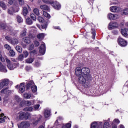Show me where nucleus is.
Segmentation results:
<instances>
[{
    "label": "nucleus",
    "instance_id": "nucleus-1",
    "mask_svg": "<svg viewBox=\"0 0 128 128\" xmlns=\"http://www.w3.org/2000/svg\"><path fill=\"white\" fill-rule=\"evenodd\" d=\"M90 69L87 68H82V75L79 77V82L84 84L86 82L92 80V76L90 74Z\"/></svg>",
    "mask_w": 128,
    "mask_h": 128
},
{
    "label": "nucleus",
    "instance_id": "nucleus-2",
    "mask_svg": "<svg viewBox=\"0 0 128 128\" xmlns=\"http://www.w3.org/2000/svg\"><path fill=\"white\" fill-rule=\"evenodd\" d=\"M30 118V114L28 112H20L16 114V120H26Z\"/></svg>",
    "mask_w": 128,
    "mask_h": 128
},
{
    "label": "nucleus",
    "instance_id": "nucleus-3",
    "mask_svg": "<svg viewBox=\"0 0 128 128\" xmlns=\"http://www.w3.org/2000/svg\"><path fill=\"white\" fill-rule=\"evenodd\" d=\"M8 34H9L5 37V38L7 40H8L10 44H18V39L14 38L12 40L13 36H16V32H12Z\"/></svg>",
    "mask_w": 128,
    "mask_h": 128
},
{
    "label": "nucleus",
    "instance_id": "nucleus-4",
    "mask_svg": "<svg viewBox=\"0 0 128 128\" xmlns=\"http://www.w3.org/2000/svg\"><path fill=\"white\" fill-rule=\"evenodd\" d=\"M108 122H104V126L102 127V122H94L91 124V128H108Z\"/></svg>",
    "mask_w": 128,
    "mask_h": 128
},
{
    "label": "nucleus",
    "instance_id": "nucleus-5",
    "mask_svg": "<svg viewBox=\"0 0 128 128\" xmlns=\"http://www.w3.org/2000/svg\"><path fill=\"white\" fill-rule=\"evenodd\" d=\"M18 128H28L30 126V122L23 121L20 124H18Z\"/></svg>",
    "mask_w": 128,
    "mask_h": 128
},
{
    "label": "nucleus",
    "instance_id": "nucleus-6",
    "mask_svg": "<svg viewBox=\"0 0 128 128\" xmlns=\"http://www.w3.org/2000/svg\"><path fill=\"white\" fill-rule=\"evenodd\" d=\"M118 28V24L116 22H110L108 26V28L110 30Z\"/></svg>",
    "mask_w": 128,
    "mask_h": 128
},
{
    "label": "nucleus",
    "instance_id": "nucleus-7",
    "mask_svg": "<svg viewBox=\"0 0 128 128\" xmlns=\"http://www.w3.org/2000/svg\"><path fill=\"white\" fill-rule=\"evenodd\" d=\"M20 10L18 6H14V8L8 9V14H13L14 12H18Z\"/></svg>",
    "mask_w": 128,
    "mask_h": 128
},
{
    "label": "nucleus",
    "instance_id": "nucleus-8",
    "mask_svg": "<svg viewBox=\"0 0 128 128\" xmlns=\"http://www.w3.org/2000/svg\"><path fill=\"white\" fill-rule=\"evenodd\" d=\"M118 44L120 46H128V42L121 38H118Z\"/></svg>",
    "mask_w": 128,
    "mask_h": 128
},
{
    "label": "nucleus",
    "instance_id": "nucleus-9",
    "mask_svg": "<svg viewBox=\"0 0 128 128\" xmlns=\"http://www.w3.org/2000/svg\"><path fill=\"white\" fill-rule=\"evenodd\" d=\"M39 52L41 56H44L46 53V44L43 43L41 44L39 48Z\"/></svg>",
    "mask_w": 128,
    "mask_h": 128
},
{
    "label": "nucleus",
    "instance_id": "nucleus-10",
    "mask_svg": "<svg viewBox=\"0 0 128 128\" xmlns=\"http://www.w3.org/2000/svg\"><path fill=\"white\" fill-rule=\"evenodd\" d=\"M20 66L18 63H12L7 64L8 68L10 70H13L14 68H16L17 66Z\"/></svg>",
    "mask_w": 128,
    "mask_h": 128
},
{
    "label": "nucleus",
    "instance_id": "nucleus-11",
    "mask_svg": "<svg viewBox=\"0 0 128 128\" xmlns=\"http://www.w3.org/2000/svg\"><path fill=\"white\" fill-rule=\"evenodd\" d=\"M75 74L77 76H82V68L80 67H77L75 70Z\"/></svg>",
    "mask_w": 128,
    "mask_h": 128
},
{
    "label": "nucleus",
    "instance_id": "nucleus-12",
    "mask_svg": "<svg viewBox=\"0 0 128 128\" xmlns=\"http://www.w3.org/2000/svg\"><path fill=\"white\" fill-rule=\"evenodd\" d=\"M8 84V80L4 79L0 83V90H2L4 86H6Z\"/></svg>",
    "mask_w": 128,
    "mask_h": 128
},
{
    "label": "nucleus",
    "instance_id": "nucleus-13",
    "mask_svg": "<svg viewBox=\"0 0 128 128\" xmlns=\"http://www.w3.org/2000/svg\"><path fill=\"white\" fill-rule=\"evenodd\" d=\"M34 81L32 80H31L28 82V83L26 85V90H28L30 88L32 89V88L34 86Z\"/></svg>",
    "mask_w": 128,
    "mask_h": 128
},
{
    "label": "nucleus",
    "instance_id": "nucleus-14",
    "mask_svg": "<svg viewBox=\"0 0 128 128\" xmlns=\"http://www.w3.org/2000/svg\"><path fill=\"white\" fill-rule=\"evenodd\" d=\"M119 16L118 14H114L111 13H110L108 14V18L109 20H117V18H118Z\"/></svg>",
    "mask_w": 128,
    "mask_h": 128
},
{
    "label": "nucleus",
    "instance_id": "nucleus-15",
    "mask_svg": "<svg viewBox=\"0 0 128 128\" xmlns=\"http://www.w3.org/2000/svg\"><path fill=\"white\" fill-rule=\"evenodd\" d=\"M1 94H5L6 96L11 94L12 91L10 90H8L7 88H4L1 90Z\"/></svg>",
    "mask_w": 128,
    "mask_h": 128
},
{
    "label": "nucleus",
    "instance_id": "nucleus-16",
    "mask_svg": "<svg viewBox=\"0 0 128 128\" xmlns=\"http://www.w3.org/2000/svg\"><path fill=\"white\" fill-rule=\"evenodd\" d=\"M52 6H54L56 10H60V3L58 2H52Z\"/></svg>",
    "mask_w": 128,
    "mask_h": 128
},
{
    "label": "nucleus",
    "instance_id": "nucleus-17",
    "mask_svg": "<svg viewBox=\"0 0 128 128\" xmlns=\"http://www.w3.org/2000/svg\"><path fill=\"white\" fill-rule=\"evenodd\" d=\"M26 87H24V82L21 83L19 88V92L22 94L24 92Z\"/></svg>",
    "mask_w": 128,
    "mask_h": 128
},
{
    "label": "nucleus",
    "instance_id": "nucleus-18",
    "mask_svg": "<svg viewBox=\"0 0 128 128\" xmlns=\"http://www.w3.org/2000/svg\"><path fill=\"white\" fill-rule=\"evenodd\" d=\"M6 118H8V117L4 116V113H2L0 114V123L3 124V122H4Z\"/></svg>",
    "mask_w": 128,
    "mask_h": 128
},
{
    "label": "nucleus",
    "instance_id": "nucleus-19",
    "mask_svg": "<svg viewBox=\"0 0 128 128\" xmlns=\"http://www.w3.org/2000/svg\"><path fill=\"white\" fill-rule=\"evenodd\" d=\"M0 72H7L8 70L2 64V63L0 62Z\"/></svg>",
    "mask_w": 128,
    "mask_h": 128
},
{
    "label": "nucleus",
    "instance_id": "nucleus-20",
    "mask_svg": "<svg viewBox=\"0 0 128 128\" xmlns=\"http://www.w3.org/2000/svg\"><path fill=\"white\" fill-rule=\"evenodd\" d=\"M110 10L112 12H118L120 8L116 6H113L110 8Z\"/></svg>",
    "mask_w": 128,
    "mask_h": 128
},
{
    "label": "nucleus",
    "instance_id": "nucleus-21",
    "mask_svg": "<svg viewBox=\"0 0 128 128\" xmlns=\"http://www.w3.org/2000/svg\"><path fill=\"white\" fill-rule=\"evenodd\" d=\"M41 118H42V116H40L39 118H35L34 119V121L32 122L33 124H34V126H36V124H38V122L40 120Z\"/></svg>",
    "mask_w": 128,
    "mask_h": 128
},
{
    "label": "nucleus",
    "instance_id": "nucleus-22",
    "mask_svg": "<svg viewBox=\"0 0 128 128\" xmlns=\"http://www.w3.org/2000/svg\"><path fill=\"white\" fill-rule=\"evenodd\" d=\"M37 26L38 28H40V30H46V28H48V24H45L41 26L37 24Z\"/></svg>",
    "mask_w": 128,
    "mask_h": 128
},
{
    "label": "nucleus",
    "instance_id": "nucleus-23",
    "mask_svg": "<svg viewBox=\"0 0 128 128\" xmlns=\"http://www.w3.org/2000/svg\"><path fill=\"white\" fill-rule=\"evenodd\" d=\"M50 116V110H46L44 111V116L45 118H48Z\"/></svg>",
    "mask_w": 128,
    "mask_h": 128
},
{
    "label": "nucleus",
    "instance_id": "nucleus-24",
    "mask_svg": "<svg viewBox=\"0 0 128 128\" xmlns=\"http://www.w3.org/2000/svg\"><path fill=\"white\" fill-rule=\"evenodd\" d=\"M37 38L38 40H44V33H41V34H39L37 35Z\"/></svg>",
    "mask_w": 128,
    "mask_h": 128
},
{
    "label": "nucleus",
    "instance_id": "nucleus-25",
    "mask_svg": "<svg viewBox=\"0 0 128 128\" xmlns=\"http://www.w3.org/2000/svg\"><path fill=\"white\" fill-rule=\"evenodd\" d=\"M40 8L42 10H50V8L48 6L44 4V5H41L40 6Z\"/></svg>",
    "mask_w": 128,
    "mask_h": 128
},
{
    "label": "nucleus",
    "instance_id": "nucleus-26",
    "mask_svg": "<svg viewBox=\"0 0 128 128\" xmlns=\"http://www.w3.org/2000/svg\"><path fill=\"white\" fill-rule=\"evenodd\" d=\"M28 8L24 7L23 8V15L24 16H26V14H28Z\"/></svg>",
    "mask_w": 128,
    "mask_h": 128
},
{
    "label": "nucleus",
    "instance_id": "nucleus-27",
    "mask_svg": "<svg viewBox=\"0 0 128 128\" xmlns=\"http://www.w3.org/2000/svg\"><path fill=\"white\" fill-rule=\"evenodd\" d=\"M0 6L3 8V10H6V5L3 2H0Z\"/></svg>",
    "mask_w": 128,
    "mask_h": 128
},
{
    "label": "nucleus",
    "instance_id": "nucleus-28",
    "mask_svg": "<svg viewBox=\"0 0 128 128\" xmlns=\"http://www.w3.org/2000/svg\"><path fill=\"white\" fill-rule=\"evenodd\" d=\"M9 54H10V56L14 57V56H16V52H14V51L13 50H10L9 51Z\"/></svg>",
    "mask_w": 128,
    "mask_h": 128
},
{
    "label": "nucleus",
    "instance_id": "nucleus-29",
    "mask_svg": "<svg viewBox=\"0 0 128 128\" xmlns=\"http://www.w3.org/2000/svg\"><path fill=\"white\" fill-rule=\"evenodd\" d=\"M16 20L18 22L19 24H20V22H22V17H20V16L18 15L16 16Z\"/></svg>",
    "mask_w": 128,
    "mask_h": 128
},
{
    "label": "nucleus",
    "instance_id": "nucleus-30",
    "mask_svg": "<svg viewBox=\"0 0 128 128\" xmlns=\"http://www.w3.org/2000/svg\"><path fill=\"white\" fill-rule=\"evenodd\" d=\"M16 50H17V52H20V54L22 53V47L18 46H16Z\"/></svg>",
    "mask_w": 128,
    "mask_h": 128
},
{
    "label": "nucleus",
    "instance_id": "nucleus-31",
    "mask_svg": "<svg viewBox=\"0 0 128 128\" xmlns=\"http://www.w3.org/2000/svg\"><path fill=\"white\" fill-rule=\"evenodd\" d=\"M31 90L32 92H36L38 90V87H36V86L34 84L33 86L31 88Z\"/></svg>",
    "mask_w": 128,
    "mask_h": 128
},
{
    "label": "nucleus",
    "instance_id": "nucleus-32",
    "mask_svg": "<svg viewBox=\"0 0 128 128\" xmlns=\"http://www.w3.org/2000/svg\"><path fill=\"white\" fill-rule=\"evenodd\" d=\"M24 98H32V94L26 93L24 94Z\"/></svg>",
    "mask_w": 128,
    "mask_h": 128
},
{
    "label": "nucleus",
    "instance_id": "nucleus-33",
    "mask_svg": "<svg viewBox=\"0 0 128 128\" xmlns=\"http://www.w3.org/2000/svg\"><path fill=\"white\" fill-rule=\"evenodd\" d=\"M43 15L46 18H50V15L48 14V12H46L43 11Z\"/></svg>",
    "mask_w": 128,
    "mask_h": 128
},
{
    "label": "nucleus",
    "instance_id": "nucleus-34",
    "mask_svg": "<svg viewBox=\"0 0 128 128\" xmlns=\"http://www.w3.org/2000/svg\"><path fill=\"white\" fill-rule=\"evenodd\" d=\"M25 112H32V107H27L24 109Z\"/></svg>",
    "mask_w": 128,
    "mask_h": 128
},
{
    "label": "nucleus",
    "instance_id": "nucleus-35",
    "mask_svg": "<svg viewBox=\"0 0 128 128\" xmlns=\"http://www.w3.org/2000/svg\"><path fill=\"white\" fill-rule=\"evenodd\" d=\"M0 27L2 30H6V24L4 23H1L0 24Z\"/></svg>",
    "mask_w": 128,
    "mask_h": 128
},
{
    "label": "nucleus",
    "instance_id": "nucleus-36",
    "mask_svg": "<svg viewBox=\"0 0 128 128\" xmlns=\"http://www.w3.org/2000/svg\"><path fill=\"white\" fill-rule=\"evenodd\" d=\"M26 62L27 64H32L34 62V59L32 58H28Z\"/></svg>",
    "mask_w": 128,
    "mask_h": 128
},
{
    "label": "nucleus",
    "instance_id": "nucleus-37",
    "mask_svg": "<svg viewBox=\"0 0 128 128\" xmlns=\"http://www.w3.org/2000/svg\"><path fill=\"white\" fill-rule=\"evenodd\" d=\"M26 22L27 24H29L30 26V24H32V20H30V18H28L26 20Z\"/></svg>",
    "mask_w": 128,
    "mask_h": 128
},
{
    "label": "nucleus",
    "instance_id": "nucleus-38",
    "mask_svg": "<svg viewBox=\"0 0 128 128\" xmlns=\"http://www.w3.org/2000/svg\"><path fill=\"white\" fill-rule=\"evenodd\" d=\"M34 12L36 14V16H40V10L36 8L34 10Z\"/></svg>",
    "mask_w": 128,
    "mask_h": 128
},
{
    "label": "nucleus",
    "instance_id": "nucleus-39",
    "mask_svg": "<svg viewBox=\"0 0 128 128\" xmlns=\"http://www.w3.org/2000/svg\"><path fill=\"white\" fill-rule=\"evenodd\" d=\"M72 124L70 123L66 124V125H64L62 126V128H70Z\"/></svg>",
    "mask_w": 128,
    "mask_h": 128
},
{
    "label": "nucleus",
    "instance_id": "nucleus-40",
    "mask_svg": "<svg viewBox=\"0 0 128 128\" xmlns=\"http://www.w3.org/2000/svg\"><path fill=\"white\" fill-rule=\"evenodd\" d=\"M18 60H20V62L24 60V54H21L19 55V56L18 57Z\"/></svg>",
    "mask_w": 128,
    "mask_h": 128
},
{
    "label": "nucleus",
    "instance_id": "nucleus-41",
    "mask_svg": "<svg viewBox=\"0 0 128 128\" xmlns=\"http://www.w3.org/2000/svg\"><path fill=\"white\" fill-rule=\"evenodd\" d=\"M24 42L28 44L30 42V40H28V38H24Z\"/></svg>",
    "mask_w": 128,
    "mask_h": 128
},
{
    "label": "nucleus",
    "instance_id": "nucleus-42",
    "mask_svg": "<svg viewBox=\"0 0 128 128\" xmlns=\"http://www.w3.org/2000/svg\"><path fill=\"white\" fill-rule=\"evenodd\" d=\"M40 66V63L38 60L35 62L34 66L38 68Z\"/></svg>",
    "mask_w": 128,
    "mask_h": 128
},
{
    "label": "nucleus",
    "instance_id": "nucleus-43",
    "mask_svg": "<svg viewBox=\"0 0 128 128\" xmlns=\"http://www.w3.org/2000/svg\"><path fill=\"white\" fill-rule=\"evenodd\" d=\"M62 120V117H60V116L58 117L57 120H56L55 122L56 126H58V120Z\"/></svg>",
    "mask_w": 128,
    "mask_h": 128
},
{
    "label": "nucleus",
    "instance_id": "nucleus-44",
    "mask_svg": "<svg viewBox=\"0 0 128 128\" xmlns=\"http://www.w3.org/2000/svg\"><path fill=\"white\" fill-rule=\"evenodd\" d=\"M38 20L40 22H44V20L42 17L39 16H38Z\"/></svg>",
    "mask_w": 128,
    "mask_h": 128
},
{
    "label": "nucleus",
    "instance_id": "nucleus-45",
    "mask_svg": "<svg viewBox=\"0 0 128 128\" xmlns=\"http://www.w3.org/2000/svg\"><path fill=\"white\" fill-rule=\"evenodd\" d=\"M30 18H31L32 20H36V15H34V14H30Z\"/></svg>",
    "mask_w": 128,
    "mask_h": 128
},
{
    "label": "nucleus",
    "instance_id": "nucleus-46",
    "mask_svg": "<svg viewBox=\"0 0 128 128\" xmlns=\"http://www.w3.org/2000/svg\"><path fill=\"white\" fill-rule=\"evenodd\" d=\"M5 48H6V50H10V48H12L10 47V45L8 44H6L4 46Z\"/></svg>",
    "mask_w": 128,
    "mask_h": 128
},
{
    "label": "nucleus",
    "instance_id": "nucleus-47",
    "mask_svg": "<svg viewBox=\"0 0 128 128\" xmlns=\"http://www.w3.org/2000/svg\"><path fill=\"white\" fill-rule=\"evenodd\" d=\"M23 54H24V58H28V52L26 50H24L23 52Z\"/></svg>",
    "mask_w": 128,
    "mask_h": 128
},
{
    "label": "nucleus",
    "instance_id": "nucleus-48",
    "mask_svg": "<svg viewBox=\"0 0 128 128\" xmlns=\"http://www.w3.org/2000/svg\"><path fill=\"white\" fill-rule=\"evenodd\" d=\"M121 32H128V29L126 28H122L121 29Z\"/></svg>",
    "mask_w": 128,
    "mask_h": 128
},
{
    "label": "nucleus",
    "instance_id": "nucleus-49",
    "mask_svg": "<svg viewBox=\"0 0 128 128\" xmlns=\"http://www.w3.org/2000/svg\"><path fill=\"white\" fill-rule=\"evenodd\" d=\"M25 104H26V106H32V102L30 101H26L25 102Z\"/></svg>",
    "mask_w": 128,
    "mask_h": 128
},
{
    "label": "nucleus",
    "instance_id": "nucleus-50",
    "mask_svg": "<svg viewBox=\"0 0 128 128\" xmlns=\"http://www.w3.org/2000/svg\"><path fill=\"white\" fill-rule=\"evenodd\" d=\"M123 14H128V8H126L123 10Z\"/></svg>",
    "mask_w": 128,
    "mask_h": 128
},
{
    "label": "nucleus",
    "instance_id": "nucleus-51",
    "mask_svg": "<svg viewBox=\"0 0 128 128\" xmlns=\"http://www.w3.org/2000/svg\"><path fill=\"white\" fill-rule=\"evenodd\" d=\"M121 34L124 38H128V32H122Z\"/></svg>",
    "mask_w": 128,
    "mask_h": 128
},
{
    "label": "nucleus",
    "instance_id": "nucleus-52",
    "mask_svg": "<svg viewBox=\"0 0 128 128\" xmlns=\"http://www.w3.org/2000/svg\"><path fill=\"white\" fill-rule=\"evenodd\" d=\"M45 4H52V2H50V0H43Z\"/></svg>",
    "mask_w": 128,
    "mask_h": 128
},
{
    "label": "nucleus",
    "instance_id": "nucleus-53",
    "mask_svg": "<svg viewBox=\"0 0 128 128\" xmlns=\"http://www.w3.org/2000/svg\"><path fill=\"white\" fill-rule=\"evenodd\" d=\"M19 2V4L20 6H24V0H18Z\"/></svg>",
    "mask_w": 128,
    "mask_h": 128
},
{
    "label": "nucleus",
    "instance_id": "nucleus-54",
    "mask_svg": "<svg viewBox=\"0 0 128 128\" xmlns=\"http://www.w3.org/2000/svg\"><path fill=\"white\" fill-rule=\"evenodd\" d=\"M34 44L35 46H40V42L36 40V41L34 42Z\"/></svg>",
    "mask_w": 128,
    "mask_h": 128
},
{
    "label": "nucleus",
    "instance_id": "nucleus-55",
    "mask_svg": "<svg viewBox=\"0 0 128 128\" xmlns=\"http://www.w3.org/2000/svg\"><path fill=\"white\" fill-rule=\"evenodd\" d=\"M15 98L17 100V102H20V96H18L16 95Z\"/></svg>",
    "mask_w": 128,
    "mask_h": 128
},
{
    "label": "nucleus",
    "instance_id": "nucleus-56",
    "mask_svg": "<svg viewBox=\"0 0 128 128\" xmlns=\"http://www.w3.org/2000/svg\"><path fill=\"white\" fill-rule=\"evenodd\" d=\"M34 44L30 45L29 48L30 50H34Z\"/></svg>",
    "mask_w": 128,
    "mask_h": 128
},
{
    "label": "nucleus",
    "instance_id": "nucleus-57",
    "mask_svg": "<svg viewBox=\"0 0 128 128\" xmlns=\"http://www.w3.org/2000/svg\"><path fill=\"white\" fill-rule=\"evenodd\" d=\"M6 60L7 63V64H12L10 62V60H8V58H6Z\"/></svg>",
    "mask_w": 128,
    "mask_h": 128
},
{
    "label": "nucleus",
    "instance_id": "nucleus-58",
    "mask_svg": "<svg viewBox=\"0 0 128 128\" xmlns=\"http://www.w3.org/2000/svg\"><path fill=\"white\" fill-rule=\"evenodd\" d=\"M28 36L30 38H36V35H32V34H29Z\"/></svg>",
    "mask_w": 128,
    "mask_h": 128
},
{
    "label": "nucleus",
    "instance_id": "nucleus-59",
    "mask_svg": "<svg viewBox=\"0 0 128 128\" xmlns=\"http://www.w3.org/2000/svg\"><path fill=\"white\" fill-rule=\"evenodd\" d=\"M0 60H1V62H4V58H2L1 54H0Z\"/></svg>",
    "mask_w": 128,
    "mask_h": 128
},
{
    "label": "nucleus",
    "instance_id": "nucleus-60",
    "mask_svg": "<svg viewBox=\"0 0 128 128\" xmlns=\"http://www.w3.org/2000/svg\"><path fill=\"white\" fill-rule=\"evenodd\" d=\"M40 108V104H36L34 106V108L35 110H38V108Z\"/></svg>",
    "mask_w": 128,
    "mask_h": 128
},
{
    "label": "nucleus",
    "instance_id": "nucleus-61",
    "mask_svg": "<svg viewBox=\"0 0 128 128\" xmlns=\"http://www.w3.org/2000/svg\"><path fill=\"white\" fill-rule=\"evenodd\" d=\"M114 122H115L116 124H120V120H118V119H115L114 120Z\"/></svg>",
    "mask_w": 128,
    "mask_h": 128
},
{
    "label": "nucleus",
    "instance_id": "nucleus-62",
    "mask_svg": "<svg viewBox=\"0 0 128 128\" xmlns=\"http://www.w3.org/2000/svg\"><path fill=\"white\" fill-rule=\"evenodd\" d=\"M54 28L55 30H60V27L58 26H54Z\"/></svg>",
    "mask_w": 128,
    "mask_h": 128
},
{
    "label": "nucleus",
    "instance_id": "nucleus-63",
    "mask_svg": "<svg viewBox=\"0 0 128 128\" xmlns=\"http://www.w3.org/2000/svg\"><path fill=\"white\" fill-rule=\"evenodd\" d=\"M92 38L93 40H95V38H96V32H93V33H92Z\"/></svg>",
    "mask_w": 128,
    "mask_h": 128
},
{
    "label": "nucleus",
    "instance_id": "nucleus-64",
    "mask_svg": "<svg viewBox=\"0 0 128 128\" xmlns=\"http://www.w3.org/2000/svg\"><path fill=\"white\" fill-rule=\"evenodd\" d=\"M110 54H112V56H116V54H114V52H111Z\"/></svg>",
    "mask_w": 128,
    "mask_h": 128
}]
</instances>
